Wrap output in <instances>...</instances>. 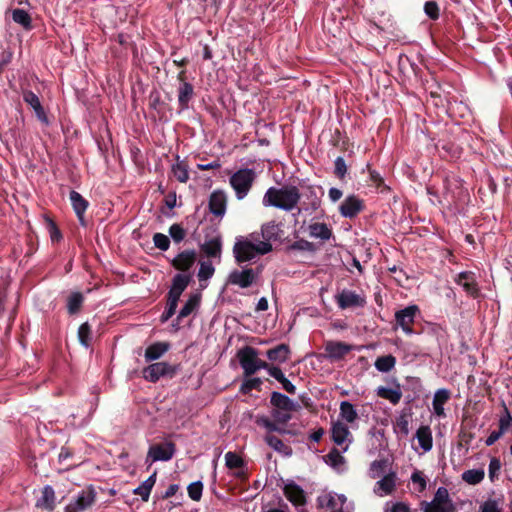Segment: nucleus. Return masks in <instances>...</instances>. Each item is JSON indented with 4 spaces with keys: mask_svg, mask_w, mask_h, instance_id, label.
Masks as SVG:
<instances>
[{
    "mask_svg": "<svg viewBox=\"0 0 512 512\" xmlns=\"http://www.w3.org/2000/svg\"><path fill=\"white\" fill-rule=\"evenodd\" d=\"M153 243L161 251H167L170 247V239L163 233H155L153 235Z\"/></svg>",
    "mask_w": 512,
    "mask_h": 512,
    "instance_id": "4d7b16f0",
    "label": "nucleus"
},
{
    "mask_svg": "<svg viewBox=\"0 0 512 512\" xmlns=\"http://www.w3.org/2000/svg\"><path fill=\"white\" fill-rule=\"evenodd\" d=\"M201 250L210 258H220L222 251V242L219 237L206 241L202 246Z\"/></svg>",
    "mask_w": 512,
    "mask_h": 512,
    "instance_id": "c756f323",
    "label": "nucleus"
},
{
    "mask_svg": "<svg viewBox=\"0 0 512 512\" xmlns=\"http://www.w3.org/2000/svg\"><path fill=\"white\" fill-rule=\"evenodd\" d=\"M225 465L228 469H242L245 461L236 452L229 451L225 454Z\"/></svg>",
    "mask_w": 512,
    "mask_h": 512,
    "instance_id": "49530a36",
    "label": "nucleus"
},
{
    "mask_svg": "<svg viewBox=\"0 0 512 512\" xmlns=\"http://www.w3.org/2000/svg\"><path fill=\"white\" fill-rule=\"evenodd\" d=\"M69 199L80 225L82 227H86L87 220L85 218V212L89 207V202L79 192L75 190H72L70 192Z\"/></svg>",
    "mask_w": 512,
    "mask_h": 512,
    "instance_id": "f8f14e48",
    "label": "nucleus"
},
{
    "mask_svg": "<svg viewBox=\"0 0 512 512\" xmlns=\"http://www.w3.org/2000/svg\"><path fill=\"white\" fill-rule=\"evenodd\" d=\"M501 469V462L498 458L493 457L489 463V478L494 481L498 477V473Z\"/></svg>",
    "mask_w": 512,
    "mask_h": 512,
    "instance_id": "69168bd1",
    "label": "nucleus"
},
{
    "mask_svg": "<svg viewBox=\"0 0 512 512\" xmlns=\"http://www.w3.org/2000/svg\"><path fill=\"white\" fill-rule=\"evenodd\" d=\"M37 507L42 509L53 511L55 508V492L54 489L47 485L42 490V496L37 501Z\"/></svg>",
    "mask_w": 512,
    "mask_h": 512,
    "instance_id": "a878e982",
    "label": "nucleus"
},
{
    "mask_svg": "<svg viewBox=\"0 0 512 512\" xmlns=\"http://www.w3.org/2000/svg\"><path fill=\"white\" fill-rule=\"evenodd\" d=\"M96 499L97 492L93 485H89L65 507V512H84L95 505Z\"/></svg>",
    "mask_w": 512,
    "mask_h": 512,
    "instance_id": "39448f33",
    "label": "nucleus"
},
{
    "mask_svg": "<svg viewBox=\"0 0 512 512\" xmlns=\"http://www.w3.org/2000/svg\"><path fill=\"white\" fill-rule=\"evenodd\" d=\"M450 504H454L452 499L450 498L449 492L445 487H439L434 494V497L431 502L423 501L421 503L422 508L430 507H440V506H449Z\"/></svg>",
    "mask_w": 512,
    "mask_h": 512,
    "instance_id": "5701e85b",
    "label": "nucleus"
},
{
    "mask_svg": "<svg viewBox=\"0 0 512 512\" xmlns=\"http://www.w3.org/2000/svg\"><path fill=\"white\" fill-rule=\"evenodd\" d=\"M301 193L302 206L304 210H310L311 212L317 211L321 206V196L317 193V188L313 185H307L303 187Z\"/></svg>",
    "mask_w": 512,
    "mask_h": 512,
    "instance_id": "dca6fc26",
    "label": "nucleus"
},
{
    "mask_svg": "<svg viewBox=\"0 0 512 512\" xmlns=\"http://www.w3.org/2000/svg\"><path fill=\"white\" fill-rule=\"evenodd\" d=\"M455 283L460 285L464 291L473 298L480 296V289L476 281L475 273L472 271L460 272L455 278Z\"/></svg>",
    "mask_w": 512,
    "mask_h": 512,
    "instance_id": "9b49d317",
    "label": "nucleus"
},
{
    "mask_svg": "<svg viewBox=\"0 0 512 512\" xmlns=\"http://www.w3.org/2000/svg\"><path fill=\"white\" fill-rule=\"evenodd\" d=\"M12 19L17 24H20L25 29L29 30L32 28V19L31 16L23 9H14L12 12Z\"/></svg>",
    "mask_w": 512,
    "mask_h": 512,
    "instance_id": "37998d69",
    "label": "nucleus"
},
{
    "mask_svg": "<svg viewBox=\"0 0 512 512\" xmlns=\"http://www.w3.org/2000/svg\"><path fill=\"white\" fill-rule=\"evenodd\" d=\"M420 447L425 451H430L433 446L432 432L429 426H420L416 432Z\"/></svg>",
    "mask_w": 512,
    "mask_h": 512,
    "instance_id": "cd10ccee",
    "label": "nucleus"
},
{
    "mask_svg": "<svg viewBox=\"0 0 512 512\" xmlns=\"http://www.w3.org/2000/svg\"><path fill=\"white\" fill-rule=\"evenodd\" d=\"M270 376L276 379L279 383H281L283 389L289 394L296 393V386L286 378V376L278 366L270 370Z\"/></svg>",
    "mask_w": 512,
    "mask_h": 512,
    "instance_id": "72a5a7b5",
    "label": "nucleus"
},
{
    "mask_svg": "<svg viewBox=\"0 0 512 512\" xmlns=\"http://www.w3.org/2000/svg\"><path fill=\"white\" fill-rule=\"evenodd\" d=\"M178 105L181 110L189 108V103L193 99L195 92L191 83H182L178 87Z\"/></svg>",
    "mask_w": 512,
    "mask_h": 512,
    "instance_id": "393cba45",
    "label": "nucleus"
},
{
    "mask_svg": "<svg viewBox=\"0 0 512 512\" xmlns=\"http://www.w3.org/2000/svg\"><path fill=\"white\" fill-rule=\"evenodd\" d=\"M378 487L385 493L391 494L396 486V475L391 472L377 482Z\"/></svg>",
    "mask_w": 512,
    "mask_h": 512,
    "instance_id": "a18cd8bd",
    "label": "nucleus"
},
{
    "mask_svg": "<svg viewBox=\"0 0 512 512\" xmlns=\"http://www.w3.org/2000/svg\"><path fill=\"white\" fill-rule=\"evenodd\" d=\"M176 446L173 442L154 444L149 447L146 460L151 462L168 461L173 458Z\"/></svg>",
    "mask_w": 512,
    "mask_h": 512,
    "instance_id": "1a4fd4ad",
    "label": "nucleus"
},
{
    "mask_svg": "<svg viewBox=\"0 0 512 512\" xmlns=\"http://www.w3.org/2000/svg\"><path fill=\"white\" fill-rule=\"evenodd\" d=\"M419 312L420 310L417 305H410L395 313L396 324L402 328L405 334L411 335L415 333L413 324Z\"/></svg>",
    "mask_w": 512,
    "mask_h": 512,
    "instance_id": "423d86ee",
    "label": "nucleus"
},
{
    "mask_svg": "<svg viewBox=\"0 0 512 512\" xmlns=\"http://www.w3.org/2000/svg\"><path fill=\"white\" fill-rule=\"evenodd\" d=\"M257 356V349L248 345L237 352V358L245 377L255 374Z\"/></svg>",
    "mask_w": 512,
    "mask_h": 512,
    "instance_id": "0eeeda50",
    "label": "nucleus"
},
{
    "mask_svg": "<svg viewBox=\"0 0 512 512\" xmlns=\"http://www.w3.org/2000/svg\"><path fill=\"white\" fill-rule=\"evenodd\" d=\"M177 306H178L177 302L171 301V300H169V298H167L166 309L161 315V321L162 322L168 321L175 314Z\"/></svg>",
    "mask_w": 512,
    "mask_h": 512,
    "instance_id": "0e129e2a",
    "label": "nucleus"
},
{
    "mask_svg": "<svg viewBox=\"0 0 512 512\" xmlns=\"http://www.w3.org/2000/svg\"><path fill=\"white\" fill-rule=\"evenodd\" d=\"M291 248L294 250L310 251V252L315 250L314 244L305 239H300V240L295 241L291 245Z\"/></svg>",
    "mask_w": 512,
    "mask_h": 512,
    "instance_id": "338daca9",
    "label": "nucleus"
},
{
    "mask_svg": "<svg viewBox=\"0 0 512 512\" xmlns=\"http://www.w3.org/2000/svg\"><path fill=\"white\" fill-rule=\"evenodd\" d=\"M395 364L396 358L391 354L378 357L374 363L375 368L383 373L390 372L395 367Z\"/></svg>",
    "mask_w": 512,
    "mask_h": 512,
    "instance_id": "58836bf2",
    "label": "nucleus"
},
{
    "mask_svg": "<svg viewBox=\"0 0 512 512\" xmlns=\"http://www.w3.org/2000/svg\"><path fill=\"white\" fill-rule=\"evenodd\" d=\"M377 395L383 399L389 400L394 405L398 404L402 398V392L399 387L392 389L381 386L377 390Z\"/></svg>",
    "mask_w": 512,
    "mask_h": 512,
    "instance_id": "c9c22d12",
    "label": "nucleus"
},
{
    "mask_svg": "<svg viewBox=\"0 0 512 512\" xmlns=\"http://www.w3.org/2000/svg\"><path fill=\"white\" fill-rule=\"evenodd\" d=\"M23 100L27 103L35 112L36 117L42 123H48V117L45 113V110L40 102L39 97L31 90H23L22 91Z\"/></svg>",
    "mask_w": 512,
    "mask_h": 512,
    "instance_id": "aec40b11",
    "label": "nucleus"
},
{
    "mask_svg": "<svg viewBox=\"0 0 512 512\" xmlns=\"http://www.w3.org/2000/svg\"><path fill=\"white\" fill-rule=\"evenodd\" d=\"M309 233L311 237L319 238L323 241L329 240L332 236V230L325 223H312L309 226Z\"/></svg>",
    "mask_w": 512,
    "mask_h": 512,
    "instance_id": "7c9ffc66",
    "label": "nucleus"
},
{
    "mask_svg": "<svg viewBox=\"0 0 512 512\" xmlns=\"http://www.w3.org/2000/svg\"><path fill=\"white\" fill-rule=\"evenodd\" d=\"M263 381L259 377L249 378L242 382L239 392L243 395H248L252 390L261 391Z\"/></svg>",
    "mask_w": 512,
    "mask_h": 512,
    "instance_id": "c03bdc74",
    "label": "nucleus"
},
{
    "mask_svg": "<svg viewBox=\"0 0 512 512\" xmlns=\"http://www.w3.org/2000/svg\"><path fill=\"white\" fill-rule=\"evenodd\" d=\"M365 203L356 195L347 196L339 206L340 214L349 219L355 218L359 213L364 211Z\"/></svg>",
    "mask_w": 512,
    "mask_h": 512,
    "instance_id": "9d476101",
    "label": "nucleus"
},
{
    "mask_svg": "<svg viewBox=\"0 0 512 512\" xmlns=\"http://www.w3.org/2000/svg\"><path fill=\"white\" fill-rule=\"evenodd\" d=\"M352 350V346L341 341H328L325 344L326 356L332 361H339Z\"/></svg>",
    "mask_w": 512,
    "mask_h": 512,
    "instance_id": "f3484780",
    "label": "nucleus"
},
{
    "mask_svg": "<svg viewBox=\"0 0 512 512\" xmlns=\"http://www.w3.org/2000/svg\"><path fill=\"white\" fill-rule=\"evenodd\" d=\"M293 412L294 411L272 410L271 416L276 421L277 425H285L292 419Z\"/></svg>",
    "mask_w": 512,
    "mask_h": 512,
    "instance_id": "6e6d98bb",
    "label": "nucleus"
},
{
    "mask_svg": "<svg viewBox=\"0 0 512 512\" xmlns=\"http://www.w3.org/2000/svg\"><path fill=\"white\" fill-rule=\"evenodd\" d=\"M77 336L82 346L88 348L91 345L92 328L88 322L82 323L79 326Z\"/></svg>",
    "mask_w": 512,
    "mask_h": 512,
    "instance_id": "79ce46f5",
    "label": "nucleus"
},
{
    "mask_svg": "<svg viewBox=\"0 0 512 512\" xmlns=\"http://www.w3.org/2000/svg\"><path fill=\"white\" fill-rule=\"evenodd\" d=\"M215 272L211 262H202L198 271V279L200 282L210 279Z\"/></svg>",
    "mask_w": 512,
    "mask_h": 512,
    "instance_id": "864d4df0",
    "label": "nucleus"
},
{
    "mask_svg": "<svg viewBox=\"0 0 512 512\" xmlns=\"http://www.w3.org/2000/svg\"><path fill=\"white\" fill-rule=\"evenodd\" d=\"M256 177V172L249 168L239 169L231 175L229 183L235 191V195L238 200H242L248 195Z\"/></svg>",
    "mask_w": 512,
    "mask_h": 512,
    "instance_id": "7ed1b4c3",
    "label": "nucleus"
},
{
    "mask_svg": "<svg viewBox=\"0 0 512 512\" xmlns=\"http://www.w3.org/2000/svg\"><path fill=\"white\" fill-rule=\"evenodd\" d=\"M256 279V274L252 268H246L242 271L234 270L229 275V282L238 285L241 288H248Z\"/></svg>",
    "mask_w": 512,
    "mask_h": 512,
    "instance_id": "a211bd4d",
    "label": "nucleus"
},
{
    "mask_svg": "<svg viewBox=\"0 0 512 512\" xmlns=\"http://www.w3.org/2000/svg\"><path fill=\"white\" fill-rule=\"evenodd\" d=\"M179 364H169L167 362H156L143 369L145 380L156 383L161 377L173 378L179 371Z\"/></svg>",
    "mask_w": 512,
    "mask_h": 512,
    "instance_id": "20e7f679",
    "label": "nucleus"
},
{
    "mask_svg": "<svg viewBox=\"0 0 512 512\" xmlns=\"http://www.w3.org/2000/svg\"><path fill=\"white\" fill-rule=\"evenodd\" d=\"M189 166L184 160H179L177 156V163L172 166V173L175 178L181 182L186 183L189 180Z\"/></svg>",
    "mask_w": 512,
    "mask_h": 512,
    "instance_id": "e433bc0d",
    "label": "nucleus"
},
{
    "mask_svg": "<svg viewBox=\"0 0 512 512\" xmlns=\"http://www.w3.org/2000/svg\"><path fill=\"white\" fill-rule=\"evenodd\" d=\"M265 442L267 445H269L271 448H273L275 451L285 455V456H291L292 455V448L289 445H286L280 438L273 434H266L264 437Z\"/></svg>",
    "mask_w": 512,
    "mask_h": 512,
    "instance_id": "bb28decb",
    "label": "nucleus"
},
{
    "mask_svg": "<svg viewBox=\"0 0 512 512\" xmlns=\"http://www.w3.org/2000/svg\"><path fill=\"white\" fill-rule=\"evenodd\" d=\"M291 354V350L288 344L281 343L266 352L267 358L271 362H276L278 364L286 362Z\"/></svg>",
    "mask_w": 512,
    "mask_h": 512,
    "instance_id": "4be33fe9",
    "label": "nucleus"
},
{
    "mask_svg": "<svg viewBox=\"0 0 512 512\" xmlns=\"http://www.w3.org/2000/svg\"><path fill=\"white\" fill-rule=\"evenodd\" d=\"M196 260L195 250H184L171 261V265L180 272H187L194 266Z\"/></svg>",
    "mask_w": 512,
    "mask_h": 512,
    "instance_id": "2eb2a0df",
    "label": "nucleus"
},
{
    "mask_svg": "<svg viewBox=\"0 0 512 512\" xmlns=\"http://www.w3.org/2000/svg\"><path fill=\"white\" fill-rule=\"evenodd\" d=\"M350 431L348 427L342 422H336L331 428V438L337 445H342L347 439Z\"/></svg>",
    "mask_w": 512,
    "mask_h": 512,
    "instance_id": "2f4dec72",
    "label": "nucleus"
},
{
    "mask_svg": "<svg viewBox=\"0 0 512 512\" xmlns=\"http://www.w3.org/2000/svg\"><path fill=\"white\" fill-rule=\"evenodd\" d=\"M285 497L295 506L306 504V495L304 490L294 482L286 484L284 489Z\"/></svg>",
    "mask_w": 512,
    "mask_h": 512,
    "instance_id": "412c9836",
    "label": "nucleus"
},
{
    "mask_svg": "<svg viewBox=\"0 0 512 512\" xmlns=\"http://www.w3.org/2000/svg\"><path fill=\"white\" fill-rule=\"evenodd\" d=\"M156 475L154 472L151 476H149L140 486L134 489L133 493L141 497L144 502L149 500V496L152 488L156 483Z\"/></svg>",
    "mask_w": 512,
    "mask_h": 512,
    "instance_id": "c85d7f7f",
    "label": "nucleus"
},
{
    "mask_svg": "<svg viewBox=\"0 0 512 512\" xmlns=\"http://www.w3.org/2000/svg\"><path fill=\"white\" fill-rule=\"evenodd\" d=\"M44 221L46 224V228L49 232L50 238L52 242H59L62 240L63 236L61 231L59 230L56 222L49 217L48 215L44 216Z\"/></svg>",
    "mask_w": 512,
    "mask_h": 512,
    "instance_id": "de8ad7c7",
    "label": "nucleus"
},
{
    "mask_svg": "<svg viewBox=\"0 0 512 512\" xmlns=\"http://www.w3.org/2000/svg\"><path fill=\"white\" fill-rule=\"evenodd\" d=\"M200 295L193 294L186 301L184 306L181 308L176 320L177 322L181 321L183 318L189 316L200 304Z\"/></svg>",
    "mask_w": 512,
    "mask_h": 512,
    "instance_id": "473e14b6",
    "label": "nucleus"
},
{
    "mask_svg": "<svg viewBox=\"0 0 512 512\" xmlns=\"http://www.w3.org/2000/svg\"><path fill=\"white\" fill-rule=\"evenodd\" d=\"M84 297L80 292H73L67 298V310L70 315L77 314L83 305Z\"/></svg>",
    "mask_w": 512,
    "mask_h": 512,
    "instance_id": "4c0bfd02",
    "label": "nucleus"
},
{
    "mask_svg": "<svg viewBox=\"0 0 512 512\" xmlns=\"http://www.w3.org/2000/svg\"><path fill=\"white\" fill-rule=\"evenodd\" d=\"M439 11V6L435 1H427L424 4V12L432 20H437L439 18Z\"/></svg>",
    "mask_w": 512,
    "mask_h": 512,
    "instance_id": "bf43d9fd",
    "label": "nucleus"
},
{
    "mask_svg": "<svg viewBox=\"0 0 512 512\" xmlns=\"http://www.w3.org/2000/svg\"><path fill=\"white\" fill-rule=\"evenodd\" d=\"M301 200V193L294 185H284L280 188L270 187L265 192L262 203L265 207H275L284 211H292Z\"/></svg>",
    "mask_w": 512,
    "mask_h": 512,
    "instance_id": "f257e3e1",
    "label": "nucleus"
},
{
    "mask_svg": "<svg viewBox=\"0 0 512 512\" xmlns=\"http://www.w3.org/2000/svg\"><path fill=\"white\" fill-rule=\"evenodd\" d=\"M338 307L342 310L349 308H363L366 305V298L355 291L343 289L335 296Z\"/></svg>",
    "mask_w": 512,
    "mask_h": 512,
    "instance_id": "6e6552de",
    "label": "nucleus"
},
{
    "mask_svg": "<svg viewBox=\"0 0 512 512\" xmlns=\"http://www.w3.org/2000/svg\"><path fill=\"white\" fill-rule=\"evenodd\" d=\"M256 424L266 428L270 434L274 432V430H278V425L276 421L274 419L271 420L266 416L257 417Z\"/></svg>",
    "mask_w": 512,
    "mask_h": 512,
    "instance_id": "052dcab7",
    "label": "nucleus"
},
{
    "mask_svg": "<svg viewBox=\"0 0 512 512\" xmlns=\"http://www.w3.org/2000/svg\"><path fill=\"white\" fill-rule=\"evenodd\" d=\"M250 236L258 243H253L248 239H239L234 244L233 253L237 263L250 261L258 255H265L272 250L271 243L259 242L260 234L252 233Z\"/></svg>",
    "mask_w": 512,
    "mask_h": 512,
    "instance_id": "f03ea898",
    "label": "nucleus"
},
{
    "mask_svg": "<svg viewBox=\"0 0 512 512\" xmlns=\"http://www.w3.org/2000/svg\"><path fill=\"white\" fill-rule=\"evenodd\" d=\"M485 476L483 469H469L462 473V480L470 485L479 484Z\"/></svg>",
    "mask_w": 512,
    "mask_h": 512,
    "instance_id": "a19ab883",
    "label": "nucleus"
},
{
    "mask_svg": "<svg viewBox=\"0 0 512 512\" xmlns=\"http://www.w3.org/2000/svg\"><path fill=\"white\" fill-rule=\"evenodd\" d=\"M190 281H191L190 274H183V273L176 274L172 279V285L167 294V298H169V300H171V301L178 303L181 294L187 288Z\"/></svg>",
    "mask_w": 512,
    "mask_h": 512,
    "instance_id": "ddd939ff",
    "label": "nucleus"
},
{
    "mask_svg": "<svg viewBox=\"0 0 512 512\" xmlns=\"http://www.w3.org/2000/svg\"><path fill=\"white\" fill-rule=\"evenodd\" d=\"M270 404L273 407L272 410L298 411L300 409L298 403L285 394L276 391L271 393Z\"/></svg>",
    "mask_w": 512,
    "mask_h": 512,
    "instance_id": "6ab92c4d",
    "label": "nucleus"
},
{
    "mask_svg": "<svg viewBox=\"0 0 512 512\" xmlns=\"http://www.w3.org/2000/svg\"><path fill=\"white\" fill-rule=\"evenodd\" d=\"M479 512H502V509L499 507L497 500L488 499L480 505Z\"/></svg>",
    "mask_w": 512,
    "mask_h": 512,
    "instance_id": "680f3d73",
    "label": "nucleus"
},
{
    "mask_svg": "<svg viewBox=\"0 0 512 512\" xmlns=\"http://www.w3.org/2000/svg\"><path fill=\"white\" fill-rule=\"evenodd\" d=\"M169 235L175 243H180L186 237V230L180 224H172L169 227Z\"/></svg>",
    "mask_w": 512,
    "mask_h": 512,
    "instance_id": "5fc2aeb1",
    "label": "nucleus"
},
{
    "mask_svg": "<svg viewBox=\"0 0 512 512\" xmlns=\"http://www.w3.org/2000/svg\"><path fill=\"white\" fill-rule=\"evenodd\" d=\"M280 229L274 221L265 223L261 227V236L264 239L263 242H268L272 240H278L280 238L279 235Z\"/></svg>",
    "mask_w": 512,
    "mask_h": 512,
    "instance_id": "f704fd0d",
    "label": "nucleus"
},
{
    "mask_svg": "<svg viewBox=\"0 0 512 512\" xmlns=\"http://www.w3.org/2000/svg\"><path fill=\"white\" fill-rule=\"evenodd\" d=\"M367 168L369 171V178H370V181L372 182V184L377 189H380L381 193L390 191V187L384 183V179L382 178L380 173L377 172L376 170L371 169L369 165L367 166Z\"/></svg>",
    "mask_w": 512,
    "mask_h": 512,
    "instance_id": "09e8293b",
    "label": "nucleus"
},
{
    "mask_svg": "<svg viewBox=\"0 0 512 512\" xmlns=\"http://www.w3.org/2000/svg\"><path fill=\"white\" fill-rule=\"evenodd\" d=\"M324 461L333 468H337L344 463L345 459L337 448H332L327 455L324 456Z\"/></svg>",
    "mask_w": 512,
    "mask_h": 512,
    "instance_id": "3c124183",
    "label": "nucleus"
},
{
    "mask_svg": "<svg viewBox=\"0 0 512 512\" xmlns=\"http://www.w3.org/2000/svg\"><path fill=\"white\" fill-rule=\"evenodd\" d=\"M423 512H456V508L454 504H450L449 506H440V507H428L422 508Z\"/></svg>",
    "mask_w": 512,
    "mask_h": 512,
    "instance_id": "774afa93",
    "label": "nucleus"
},
{
    "mask_svg": "<svg viewBox=\"0 0 512 512\" xmlns=\"http://www.w3.org/2000/svg\"><path fill=\"white\" fill-rule=\"evenodd\" d=\"M450 398V393L447 389H439L434 394L432 405H444Z\"/></svg>",
    "mask_w": 512,
    "mask_h": 512,
    "instance_id": "e2e57ef3",
    "label": "nucleus"
},
{
    "mask_svg": "<svg viewBox=\"0 0 512 512\" xmlns=\"http://www.w3.org/2000/svg\"><path fill=\"white\" fill-rule=\"evenodd\" d=\"M169 349L170 344L168 342H155L149 345L144 354L146 362L160 359Z\"/></svg>",
    "mask_w": 512,
    "mask_h": 512,
    "instance_id": "b1692460",
    "label": "nucleus"
},
{
    "mask_svg": "<svg viewBox=\"0 0 512 512\" xmlns=\"http://www.w3.org/2000/svg\"><path fill=\"white\" fill-rule=\"evenodd\" d=\"M498 430H500L503 434H505L509 430L512 431V416L510 414L509 409L507 408V406L504 403H503V413L499 419Z\"/></svg>",
    "mask_w": 512,
    "mask_h": 512,
    "instance_id": "8fccbe9b",
    "label": "nucleus"
},
{
    "mask_svg": "<svg viewBox=\"0 0 512 512\" xmlns=\"http://www.w3.org/2000/svg\"><path fill=\"white\" fill-rule=\"evenodd\" d=\"M347 165L345 163V160L343 157L339 156L335 159L334 161V174L335 176L340 179V180H343L344 177L346 176L347 174Z\"/></svg>",
    "mask_w": 512,
    "mask_h": 512,
    "instance_id": "13d9d810",
    "label": "nucleus"
},
{
    "mask_svg": "<svg viewBox=\"0 0 512 512\" xmlns=\"http://www.w3.org/2000/svg\"><path fill=\"white\" fill-rule=\"evenodd\" d=\"M187 492L193 501H200L203 492V483L201 481H196L189 484L187 487Z\"/></svg>",
    "mask_w": 512,
    "mask_h": 512,
    "instance_id": "603ef678",
    "label": "nucleus"
},
{
    "mask_svg": "<svg viewBox=\"0 0 512 512\" xmlns=\"http://www.w3.org/2000/svg\"><path fill=\"white\" fill-rule=\"evenodd\" d=\"M340 416L348 423H353L358 418L354 405L348 401H342L340 403Z\"/></svg>",
    "mask_w": 512,
    "mask_h": 512,
    "instance_id": "ea45409f",
    "label": "nucleus"
},
{
    "mask_svg": "<svg viewBox=\"0 0 512 512\" xmlns=\"http://www.w3.org/2000/svg\"><path fill=\"white\" fill-rule=\"evenodd\" d=\"M209 211L217 216L222 217L227 209V195L223 190H215L210 194L208 202Z\"/></svg>",
    "mask_w": 512,
    "mask_h": 512,
    "instance_id": "4468645a",
    "label": "nucleus"
}]
</instances>
